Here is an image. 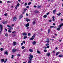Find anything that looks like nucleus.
<instances>
[{"instance_id":"f257e3e1","label":"nucleus","mask_w":63,"mask_h":63,"mask_svg":"<svg viewBox=\"0 0 63 63\" xmlns=\"http://www.w3.org/2000/svg\"><path fill=\"white\" fill-rule=\"evenodd\" d=\"M32 58H33V56L31 54H30L29 57V59H30V60H32Z\"/></svg>"},{"instance_id":"f03ea898","label":"nucleus","mask_w":63,"mask_h":63,"mask_svg":"<svg viewBox=\"0 0 63 63\" xmlns=\"http://www.w3.org/2000/svg\"><path fill=\"white\" fill-rule=\"evenodd\" d=\"M16 17H14L13 18V21H16Z\"/></svg>"},{"instance_id":"7ed1b4c3","label":"nucleus","mask_w":63,"mask_h":63,"mask_svg":"<svg viewBox=\"0 0 63 63\" xmlns=\"http://www.w3.org/2000/svg\"><path fill=\"white\" fill-rule=\"evenodd\" d=\"M17 49H14L12 50V52H15L16 51Z\"/></svg>"},{"instance_id":"20e7f679","label":"nucleus","mask_w":63,"mask_h":63,"mask_svg":"<svg viewBox=\"0 0 63 63\" xmlns=\"http://www.w3.org/2000/svg\"><path fill=\"white\" fill-rule=\"evenodd\" d=\"M0 30L1 31H2V29H3V26L2 25H0Z\"/></svg>"},{"instance_id":"39448f33","label":"nucleus","mask_w":63,"mask_h":63,"mask_svg":"<svg viewBox=\"0 0 63 63\" xmlns=\"http://www.w3.org/2000/svg\"><path fill=\"white\" fill-rule=\"evenodd\" d=\"M25 26H26V27H28V26H29V24L27 23L26 24H25Z\"/></svg>"},{"instance_id":"423d86ee","label":"nucleus","mask_w":63,"mask_h":63,"mask_svg":"<svg viewBox=\"0 0 63 63\" xmlns=\"http://www.w3.org/2000/svg\"><path fill=\"white\" fill-rule=\"evenodd\" d=\"M22 34L23 35H24V36H26L27 34V33L25 32H23V33Z\"/></svg>"},{"instance_id":"0eeeda50","label":"nucleus","mask_w":63,"mask_h":63,"mask_svg":"<svg viewBox=\"0 0 63 63\" xmlns=\"http://www.w3.org/2000/svg\"><path fill=\"white\" fill-rule=\"evenodd\" d=\"M13 46H14L16 45V42H13Z\"/></svg>"},{"instance_id":"6e6552de","label":"nucleus","mask_w":63,"mask_h":63,"mask_svg":"<svg viewBox=\"0 0 63 63\" xmlns=\"http://www.w3.org/2000/svg\"><path fill=\"white\" fill-rule=\"evenodd\" d=\"M56 12V9H55L53 11V14H55V12Z\"/></svg>"},{"instance_id":"1a4fd4ad","label":"nucleus","mask_w":63,"mask_h":63,"mask_svg":"<svg viewBox=\"0 0 63 63\" xmlns=\"http://www.w3.org/2000/svg\"><path fill=\"white\" fill-rule=\"evenodd\" d=\"M63 56V55L62 54H60L59 56V57H62Z\"/></svg>"},{"instance_id":"9d476101","label":"nucleus","mask_w":63,"mask_h":63,"mask_svg":"<svg viewBox=\"0 0 63 63\" xmlns=\"http://www.w3.org/2000/svg\"><path fill=\"white\" fill-rule=\"evenodd\" d=\"M26 21L28 22V21H30V19L27 18L26 19Z\"/></svg>"},{"instance_id":"9b49d317","label":"nucleus","mask_w":63,"mask_h":63,"mask_svg":"<svg viewBox=\"0 0 63 63\" xmlns=\"http://www.w3.org/2000/svg\"><path fill=\"white\" fill-rule=\"evenodd\" d=\"M32 60H30L28 62V63H31Z\"/></svg>"},{"instance_id":"f8f14e48","label":"nucleus","mask_w":63,"mask_h":63,"mask_svg":"<svg viewBox=\"0 0 63 63\" xmlns=\"http://www.w3.org/2000/svg\"><path fill=\"white\" fill-rule=\"evenodd\" d=\"M4 54H5L6 55H8V53L7 51H6L4 52Z\"/></svg>"},{"instance_id":"ddd939ff","label":"nucleus","mask_w":63,"mask_h":63,"mask_svg":"<svg viewBox=\"0 0 63 63\" xmlns=\"http://www.w3.org/2000/svg\"><path fill=\"white\" fill-rule=\"evenodd\" d=\"M36 23V22L34 20L33 22H32V24H33L34 25H35V24Z\"/></svg>"},{"instance_id":"4468645a","label":"nucleus","mask_w":63,"mask_h":63,"mask_svg":"<svg viewBox=\"0 0 63 63\" xmlns=\"http://www.w3.org/2000/svg\"><path fill=\"white\" fill-rule=\"evenodd\" d=\"M53 19L52 20L53 21H54L55 20V19H54V18H55V17L54 16H53L52 17Z\"/></svg>"},{"instance_id":"2eb2a0df","label":"nucleus","mask_w":63,"mask_h":63,"mask_svg":"<svg viewBox=\"0 0 63 63\" xmlns=\"http://www.w3.org/2000/svg\"><path fill=\"white\" fill-rule=\"evenodd\" d=\"M2 23H3V24H6L7 23V21H3L2 22Z\"/></svg>"},{"instance_id":"dca6fc26","label":"nucleus","mask_w":63,"mask_h":63,"mask_svg":"<svg viewBox=\"0 0 63 63\" xmlns=\"http://www.w3.org/2000/svg\"><path fill=\"white\" fill-rule=\"evenodd\" d=\"M22 15H20L19 16V19H20V18H21L22 17Z\"/></svg>"},{"instance_id":"f3484780","label":"nucleus","mask_w":63,"mask_h":63,"mask_svg":"<svg viewBox=\"0 0 63 63\" xmlns=\"http://www.w3.org/2000/svg\"><path fill=\"white\" fill-rule=\"evenodd\" d=\"M59 54V52H58L56 53V55L57 56V55H58V54Z\"/></svg>"},{"instance_id":"a211bd4d","label":"nucleus","mask_w":63,"mask_h":63,"mask_svg":"<svg viewBox=\"0 0 63 63\" xmlns=\"http://www.w3.org/2000/svg\"><path fill=\"white\" fill-rule=\"evenodd\" d=\"M35 35H36V34H34L32 36V38H34L35 36Z\"/></svg>"},{"instance_id":"6ab92c4d","label":"nucleus","mask_w":63,"mask_h":63,"mask_svg":"<svg viewBox=\"0 0 63 63\" xmlns=\"http://www.w3.org/2000/svg\"><path fill=\"white\" fill-rule=\"evenodd\" d=\"M47 17V15H45L43 16V17L44 18H46Z\"/></svg>"},{"instance_id":"aec40b11","label":"nucleus","mask_w":63,"mask_h":63,"mask_svg":"<svg viewBox=\"0 0 63 63\" xmlns=\"http://www.w3.org/2000/svg\"><path fill=\"white\" fill-rule=\"evenodd\" d=\"M27 38V37L26 36H24V37L23 38L24 39H26Z\"/></svg>"},{"instance_id":"412c9836","label":"nucleus","mask_w":63,"mask_h":63,"mask_svg":"<svg viewBox=\"0 0 63 63\" xmlns=\"http://www.w3.org/2000/svg\"><path fill=\"white\" fill-rule=\"evenodd\" d=\"M36 43V42L35 41H33L32 42V44L34 45H35V44Z\"/></svg>"},{"instance_id":"4be33fe9","label":"nucleus","mask_w":63,"mask_h":63,"mask_svg":"<svg viewBox=\"0 0 63 63\" xmlns=\"http://www.w3.org/2000/svg\"><path fill=\"white\" fill-rule=\"evenodd\" d=\"M61 14V13H59V14H57V15H58V16H59Z\"/></svg>"},{"instance_id":"5701e85b","label":"nucleus","mask_w":63,"mask_h":63,"mask_svg":"<svg viewBox=\"0 0 63 63\" xmlns=\"http://www.w3.org/2000/svg\"><path fill=\"white\" fill-rule=\"evenodd\" d=\"M50 29H48V33H49V32H50Z\"/></svg>"},{"instance_id":"b1692460","label":"nucleus","mask_w":63,"mask_h":63,"mask_svg":"<svg viewBox=\"0 0 63 63\" xmlns=\"http://www.w3.org/2000/svg\"><path fill=\"white\" fill-rule=\"evenodd\" d=\"M29 51L30 52H33V50L31 49H30Z\"/></svg>"},{"instance_id":"393cba45","label":"nucleus","mask_w":63,"mask_h":63,"mask_svg":"<svg viewBox=\"0 0 63 63\" xmlns=\"http://www.w3.org/2000/svg\"><path fill=\"white\" fill-rule=\"evenodd\" d=\"M47 56H49V55H50V53H48L47 54Z\"/></svg>"},{"instance_id":"a878e982","label":"nucleus","mask_w":63,"mask_h":63,"mask_svg":"<svg viewBox=\"0 0 63 63\" xmlns=\"http://www.w3.org/2000/svg\"><path fill=\"white\" fill-rule=\"evenodd\" d=\"M34 12L35 13H38L39 12V11L37 10L35 11Z\"/></svg>"},{"instance_id":"bb28decb","label":"nucleus","mask_w":63,"mask_h":63,"mask_svg":"<svg viewBox=\"0 0 63 63\" xmlns=\"http://www.w3.org/2000/svg\"><path fill=\"white\" fill-rule=\"evenodd\" d=\"M8 29L9 30H11V29H13V28L12 27H10V28H8Z\"/></svg>"},{"instance_id":"cd10ccee","label":"nucleus","mask_w":63,"mask_h":63,"mask_svg":"<svg viewBox=\"0 0 63 63\" xmlns=\"http://www.w3.org/2000/svg\"><path fill=\"white\" fill-rule=\"evenodd\" d=\"M37 53H39V54H40L41 53H40V51H39V50H37Z\"/></svg>"},{"instance_id":"c85d7f7f","label":"nucleus","mask_w":63,"mask_h":63,"mask_svg":"<svg viewBox=\"0 0 63 63\" xmlns=\"http://www.w3.org/2000/svg\"><path fill=\"white\" fill-rule=\"evenodd\" d=\"M49 45V44H48V43H47L46 44L45 46H48Z\"/></svg>"},{"instance_id":"c756f323","label":"nucleus","mask_w":63,"mask_h":63,"mask_svg":"<svg viewBox=\"0 0 63 63\" xmlns=\"http://www.w3.org/2000/svg\"><path fill=\"white\" fill-rule=\"evenodd\" d=\"M41 8V6H39V5H38L37 6V8Z\"/></svg>"},{"instance_id":"7c9ffc66","label":"nucleus","mask_w":63,"mask_h":63,"mask_svg":"<svg viewBox=\"0 0 63 63\" xmlns=\"http://www.w3.org/2000/svg\"><path fill=\"white\" fill-rule=\"evenodd\" d=\"M28 35L29 36V37H30V36H31V34H30V33H28Z\"/></svg>"},{"instance_id":"2f4dec72","label":"nucleus","mask_w":63,"mask_h":63,"mask_svg":"<svg viewBox=\"0 0 63 63\" xmlns=\"http://www.w3.org/2000/svg\"><path fill=\"white\" fill-rule=\"evenodd\" d=\"M1 61L2 62H4V61H5V60H4V59H2L1 60Z\"/></svg>"},{"instance_id":"473e14b6","label":"nucleus","mask_w":63,"mask_h":63,"mask_svg":"<svg viewBox=\"0 0 63 63\" xmlns=\"http://www.w3.org/2000/svg\"><path fill=\"white\" fill-rule=\"evenodd\" d=\"M34 39V38L32 37L30 39V40H33Z\"/></svg>"},{"instance_id":"72a5a7b5","label":"nucleus","mask_w":63,"mask_h":63,"mask_svg":"<svg viewBox=\"0 0 63 63\" xmlns=\"http://www.w3.org/2000/svg\"><path fill=\"white\" fill-rule=\"evenodd\" d=\"M19 6V3H17L16 6L17 7H18Z\"/></svg>"},{"instance_id":"f704fd0d","label":"nucleus","mask_w":63,"mask_h":63,"mask_svg":"<svg viewBox=\"0 0 63 63\" xmlns=\"http://www.w3.org/2000/svg\"><path fill=\"white\" fill-rule=\"evenodd\" d=\"M0 50L1 51H3V49L2 48H0Z\"/></svg>"},{"instance_id":"c9c22d12","label":"nucleus","mask_w":63,"mask_h":63,"mask_svg":"<svg viewBox=\"0 0 63 63\" xmlns=\"http://www.w3.org/2000/svg\"><path fill=\"white\" fill-rule=\"evenodd\" d=\"M46 42L47 43H49V40L46 41Z\"/></svg>"},{"instance_id":"e433bc0d","label":"nucleus","mask_w":63,"mask_h":63,"mask_svg":"<svg viewBox=\"0 0 63 63\" xmlns=\"http://www.w3.org/2000/svg\"><path fill=\"white\" fill-rule=\"evenodd\" d=\"M7 27H9V28H10L11 27V26H9V25H7Z\"/></svg>"},{"instance_id":"4c0bfd02","label":"nucleus","mask_w":63,"mask_h":63,"mask_svg":"<svg viewBox=\"0 0 63 63\" xmlns=\"http://www.w3.org/2000/svg\"><path fill=\"white\" fill-rule=\"evenodd\" d=\"M8 32H9V33H11V32H12V31H11L10 30H8Z\"/></svg>"},{"instance_id":"58836bf2","label":"nucleus","mask_w":63,"mask_h":63,"mask_svg":"<svg viewBox=\"0 0 63 63\" xmlns=\"http://www.w3.org/2000/svg\"><path fill=\"white\" fill-rule=\"evenodd\" d=\"M21 48L22 49H24V48H25V47H24L22 46V47Z\"/></svg>"},{"instance_id":"ea45409f","label":"nucleus","mask_w":63,"mask_h":63,"mask_svg":"<svg viewBox=\"0 0 63 63\" xmlns=\"http://www.w3.org/2000/svg\"><path fill=\"white\" fill-rule=\"evenodd\" d=\"M54 27V26H51L50 27V28H53Z\"/></svg>"},{"instance_id":"a19ab883","label":"nucleus","mask_w":63,"mask_h":63,"mask_svg":"<svg viewBox=\"0 0 63 63\" xmlns=\"http://www.w3.org/2000/svg\"><path fill=\"white\" fill-rule=\"evenodd\" d=\"M7 15L8 14H7V13L5 14H4V16H7Z\"/></svg>"},{"instance_id":"79ce46f5","label":"nucleus","mask_w":63,"mask_h":63,"mask_svg":"<svg viewBox=\"0 0 63 63\" xmlns=\"http://www.w3.org/2000/svg\"><path fill=\"white\" fill-rule=\"evenodd\" d=\"M27 3H25V6H27Z\"/></svg>"},{"instance_id":"37998d69","label":"nucleus","mask_w":63,"mask_h":63,"mask_svg":"<svg viewBox=\"0 0 63 63\" xmlns=\"http://www.w3.org/2000/svg\"><path fill=\"white\" fill-rule=\"evenodd\" d=\"M12 57H11V58H12V59H13V58H14V56L12 55Z\"/></svg>"},{"instance_id":"c03bdc74","label":"nucleus","mask_w":63,"mask_h":63,"mask_svg":"<svg viewBox=\"0 0 63 63\" xmlns=\"http://www.w3.org/2000/svg\"><path fill=\"white\" fill-rule=\"evenodd\" d=\"M31 4V2H29V3H28V5H30V4Z\"/></svg>"},{"instance_id":"a18cd8bd","label":"nucleus","mask_w":63,"mask_h":63,"mask_svg":"<svg viewBox=\"0 0 63 63\" xmlns=\"http://www.w3.org/2000/svg\"><path fill=\"white\" fill-rule=\"evenodd\" d=\"M5 36H6V37H7L8 36V34H7V33H6L5 34Z\"/></svg>"},{"instance_id":"49530a36","label":"nucleus","mask_w":63,"mask_h":63,"mask_svg":"<svg viewBox=\"0 0 63 63\" xmlns=\"http://www.w3.org/2000/svg\"><path fill=\"white\" fill-rule=\"evenodd\" d=\"M26 10H27V9H25L24 10V12H25Z\"/></svg>"},{"instance_id":"de8ad7c7","label":"nucleus","mask_w":63,"mask_h":63,"mask_svg":"<svg viewBox=\"0 0 63 63\" xmlns=\"http://www.w3.org/2000/svg\"><path fill=\"white\" fill-rule=\"evenodd\" d=\"M11 2V1H8L7 2V3H10Z\"/></svg>"},{"instance_id":"09e8293b","label":"nucleus","mask_w":63,"mask_h":63,"mask_svg":"<svg viewBox=\"0 0 63 63\" xmlns=\"http://www.w3.org/2000/svg\"><path fill=\"white\" fill-rule=\"evenodd\" d=\"M44 52H47V50L46 49L44 50Z\"/></svg>"},{"instance_id":"8fccbe9b","label":"nucleus","mask_w":63,"mask_h":63,"mask_svg":"<svg viewBox=\"0 0 63 63\" xmlns=\"http://www.w3.org/2000/svg\"><path fill=\"white\" fill-rule=\"evenodd\" d=\"M60 28H57V29L58 30V31H59V30H60Z\"/></svg>"},{"instance_id":"3c124183","label":"nucleus","mask_w":63,"mask_h":63,"mask_svg":"<svg viewBox=\"0 0 63 63\" xmlns=\"http://www.w3.org/2000/svg\"><path fill=\"white\" fill-rule=\"evenodd\" d=\"M48 14H49V12H48L46 14L47 15H48Z\"/></svg>"},{"instance_id":"603ef678","label":"nucleus","mask_w":63,"mask_h":63,"mask_svg":"<svg viewBox=\"0 0 63 63\" xmlns=\"http://www.w3.org/2000/svg\"><path fill=\"white\" fill-rule=\"evenodd\" d=\"M34 8H37V6L36 5H34Z\"/></svg>"},{"instance_id":"864d4df0","label":"nucleus","mask_w":63,"mask_h":63,"mask_svg":"<svg viewBox=\"0 0 63 63\" xmlns=\"http://www.w3.org/2000/svg\"><path fill=\"white\" fill-rule=\"evenodd\" d=\"M27 8H29V6H26Z\"/></svg>"},{"instance_id":"5fc2aeb1","label":"nucleus","mask_w":63,"mask_h":63,"mask_svg":"<svg viewBox=\"0 0 63 63\" xmlns=\"http://www.w3.org/2000/svg\"><path fill=\"white\" fill-rule=\"evenodd\" d=\"M49 46H47V48H49Z\"/></svg>"},{"instance_id":"6e6d98bb","label":"nucleus","mask_w":63,"mask_h":63,"mask_svg":"<svg viewBox=\"0 0 63 63\" xmlns=\"http://www.w3.org/2000/svg\"><path fill=\"white\" fill-rule=\"evenodd\" d=\"M23 45V43H21V46H22Z\"/></svg>"},{"instance_id":"4d7b16f0","label":"nucleus","mask_w":63,"mask_h":63,"mask_svg":"<svg viewBox=\"0 0 63 63\" xmlns=\"http://www.w3.org/2000/svg\"><path fill=\"white\" fill-rule=\"evenodd\" d=\"M17 56H20V54H18L17 55Z\"/></svg>"},{"instance_id":"13d9d810","label":"nucleus","mask_w":63,"mask_h":63,"mask_svg":"<svg viewBox=\"0 0 63 63\" xmlns=\"http://www.w3.org/2000/svg\"><path fill=\"white\" fill-rule=\"evenodd\" d=\"M59 26L60 27H62V25H59Z\"/></svg>"},{"instance_id":"bf43d9fd","label":"nucleus","mask_w":63,"mask_h":63,"mask_svg":"<svg viewBox=\"0 0 63 63\" xmlns=\"http://www.w3.org/2000/svg\"><path fill=\"white\" fill-rule=\"evenodd\" d=\"M23 43L24 44H25V41H23Z\"/></svg>"},{"instance_id":"052dcab7","label":"nucleus","mask_w":63,"mask_h":63,"mask_svg":"<svg viewBox=\"0 0 63 63\" xmlns=\"http://www.w3.org/2000/svg\"><path fill=\"white\" fill-rule=\"evenodd\" d=\"M17 6H16L15 7V9H17Z\"/></svg>"},{"instance_id":"680f3d73","label":"nucleus","mask_w":63,"mask_h":63,"mask_svg":"<svg viewBox=\"0 0 63 63\" xmlns=\"http://www.w3.org/2000/svg\"><path fill=\"white\" fill-rule=\"evenodd\" d=\"M26 16H28V14L27 13H26Z\"/></svg>"},{"instance_id":"e2e57ef3","label":"nucleus","mask_w":63,"mask_h":63,"mask_svg":"<svg viewBox=\"0 0 63 63\" xmlns=\"http://www.w3.org/2000/svg\"><path fill=\"white\" fill-rule=\"evenodd\" d=\"M7 59H6L5 60V61H6V62H7Z\"/></svg>"},{"instance_id":"0e129e2a","label":"nucleus","mask_w":63,"mask_h":63,"mask_svg":"<svg viewBox=\"0 0 63 63\" xmlns=\"http://www.w3.org/2000/svg\"><path fill=\"white\" fill-rule=\"evenodd\" d=\"M15 32H12V33H15Z\"/></svg>"},{"instance_id":"69168bd1","label":"nucleus","mask_w":63,"mask_h":63,"mask_svg":"<svg viewBox=\"0 0 63 63\" xmlns=\"http://www.w3.org/2000/svg\"><path fill=\"white\" fill-rule=\"evenodd\" d=\"M44 48H45V49H46V48H47V47H44Z\"/></svg>"},{"instance_id":"338daca9","label":"nucleus","mask_w":63,"mask_h":63,"mask_svg":"<svg viewBox=\"0 0 63 63\" xmlns=\"http://www.w3.org/2000/svg\"><path fill=\"white\" fill-rule=\"evenodd\" d=\"M5 31H7V29H5Z\"/></svg>"},{"instance_id":"774afa93","label":"nucleus","mask_w":63,"mask_h":63,"mask_svg":"<svg viewBox=\"0 0 63 63\" xmlns=\"http://www.w3.org/2000/svg\"><path fill=\"white\" fill-rule=\"evenodd\" d=\"M55 49H57V47H55Z\"/></svg>"}]
</instances>
